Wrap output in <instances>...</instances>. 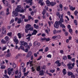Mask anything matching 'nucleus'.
<instances>
[{"mask_svg":"<svg viewBox=\"0 0 78 78\" xmlns=\"http://www.w3.org/2000/svg\"><path fill=\"white\" fill-rule=\"evenodd\" d=\"M6 30H4L2 31V33L3 34H6Z\"/></svg>","mask_w":78,"mask_h":78,"instance_id":"obj_49","label":"nucleus"},{"mask_svg":"<svg viewBox=\"0 0 78 78\" xmlns=\"http://www.w3.org/2000/svg\"><path fill=\"white\" fill-rule=\"evenodd\" d=\"M17 8L15 9V11L16 12H24L25 11V9H21V6L20 5H18Z\"/></svg>","mask_w":78,"mask_h":78,"instance_id":"obj_1","label":"nucleus"},{"mask_svg":"<svg viewBox=\"0 0 78 78\" xmlns=\"http://www.w3.org/2000/svg\"><path fill=\"white\" fill-rule=\"evenodd\" d=\"M33 0H25V2H26L27 3H30V6L32 5L33 4Z\"/></svg>","mask_w":78,"mask_h":78,"instance_id":"obj_4","label":"nucleus"},{"mask_svg":"<svg viewBox=\"0 0 78 78\" xmlns=\"http://www.w3.org/2000/svg\"><path fill=\"white\" fill-rule=\"evenodd\" d=\"M62 66H63L64 67H66V65L64 64V62H62L61 64Z\"/></svg>","mask_w":78,"mask_h":78,"instance_id":"obj_57","label":"nucleus"},{"mask_svg":"<svg viewBox=\"0 0 78 78\" xmlns=\"http://www.w3.org/2000/svg\"><path fill=\"white\" fill-rule=\"evenodd\" d=\"M57 37V40L58 39H60L61 38V36L60 35H58L56 36Z\"/></svg>","mask_w":78,"mask_h":78,"instance_id":"obj_52","label":"nucleus"},{"mask_svg":"<svg viewBox=\"0 0 78 78\" xmlns=\"http://www.w3.org/2000/svg\"><path fill=\"white\" fill-rule=\"evenodd\" d=\"M59 23L58 21H56L54 25V27L55 28H58V27H59Z\"/></svg>","mask_w":78,"mask_h":78,"instance_id":"obj_7","label":"nucleus"},{"mask_svg":"<svg viewBox=\"0 0 78 78\" xmlns=\"http://www.w3.org/2000/svg\"><path fill=\"white\" fill-rule=\"evenodd\" d=\"M2 2L4 4V6H8V7H10V4H9L8 2L5 0H2Z\"/></svg>","mask_w":78,"mask_h":78,"instance_id":"obj_2","label":"nucleus"},{"mask_svg":"<svg viewBox=\"0 0 78 78\" xmlns=\"http://www.w3.org/2000/svg\"><path fill=\"white\" fill-rule=\"evenodd\" d=\"M5 39L6 41H8L10 40V38H9L8 36H6L4 38Z\"/></svg>","mask_w":78,"mask_h":78,"instance_id":"obj_13","label":"nucleus"},{"mask_svg":"<svg viewBox=\"0 0 78 78\" xmlns=\"http://www.w3.org/2000/svg\"><path fill=\"white\" fill-rule=\"evenodd\" d=\"M10 64L11 65V66L12 65L13 68H16V65L15 63H10Z\"/></svg>","mask_w":78,"mask_h":78,"instance_id":"obj_11","label":"nucleus"},{"mask_svg":"<svg viewBox=\"0 0 78 78\" xmlns=\"http://www.w3.org/2000/svg\"><path fill=\"white\" fill-rule=\"evenodd\" d=\"M56 15L58 17L60 18V16H61V15L60 14V13L59 12H57L56 13Z\"/></svg>","mask_w":78,"mask_h":78,"instance_id":"obj_21","label":"nucleus"},{"mask_svg":"<svg viewBox=\"0 0 78 78\" xmlns=\"http://www.w3.org/2000/svg\"><path fill=\"white\" fill-rule=\"evenodd\" d=\"M42 58V56H40L38 59H37V61H39V60H41V58Z\"/></svg>","mask_w":78,"mask_h":78,"instance_id":"obj_51","label":"nucleus"},{"mask_svg":"<svg viewBox=\"0 0 78 78\" xmlns=\"http://www.w3.org/2000/svg\"><path fill=\"white\" fill-rule=\"evenodd\" d=\"M69 8L71 11H74L75 9V7H73L72 6H70Z\"/></svg>","mask_w":78,"mask_h":78,"instance_id":"obj_15","label":"nucleus"},{"mask_svg":"<svg viewBox=\"0 0 78 78\" xmlns=\"http://www.w3.org/2000/svg\"><path fill=\"white\" fill-rule=\"evenodd\" d=\"M10 56H11V54L8 53V55H5V57L6 58H9Z\"/></svg>","mask_w":78,"mask_h":78,"instance_id":"obj_31","label":"nucleus"},{"mask_svg":"<svg viewBox=\"0 0 78 78\" xmlns=\"http://www.w3.org/2000/svg\"><path fill=\"white\" fill-rule=\"evenodd\" d=\"M12 17H14H14H17V16H18L19 14H18V12H17L16 11H13L12 12Z\"/></svg>","mask_w":78,"mask_h":78,"instance_id":"obj_3","label":"nucleus"},{"mask_svg":"<svg viewBox=\"0 0 78 78\" xmlns=\"http://www.w3.org/2000/svg\"><path fill=\"white\" fill-rule=\"evenodd\" d=\"M7 35L11 37L12 36V32H9L7 34Z\"/></svg>","mask_w":78,"mask_h":78,"instance_id":"obj_27","label":"nucleus"},{"mask_svg":"<svg viewBox=\"0 0 78 78\" xmlns=\"http://www.w3.org/2000/svg\"><path fill=\"white\" fill-rule=\"evenodd\" d=\"M31 27V26L30 24H28L26 26L25 28L26 29H28V28H29V27Z\"/></svg>","mask_w":78,"mask_h":78,"instance_id":"obj_17","label":"nucleus"},{"mask_svg":"<svg viewBox=\"0 0 78 78\" xmlns=\"http://www.w3.org/2000/svg\"><path fill=\"white\" fill-rule=\"evenodd\" d=\"M20 43L21 45H24L25 42H24L23 41H20Z\"/></svg>","mask_w":78,"mask_h":78,"instance_id":"obj_30","label":"nucleus"},{"mask_svg":"<svg viewBox=\"0 0 78 78\" xmlns=\"http://www.w3.org/2000/svg\"><path fill=\"white\" fill-rule=\"evenodd\" d=\"M28 19H29V20H30V19H32V20H33V18L31 17L30 16H29Z\"/></svg>","mask_w":78,"mask_h":78,"instance_id":"obj_55","label":"nucleus"},{"mask_svg":"<svg viewBox=\"0 0 78 78\" xmlns=\"http://www.w3.org/2000/svg\"><path fill=\"white\" fill-rule=\"evenodd\" d=\"M68 74L69 76H72V75H74L73 74V73L71 72H68Z\"/></svg>","mask_w":78,"mask_h":78,"instance_id":"obj_14","label":"nucleus"},{"mask_svg":"<svg viewBox=\"0 0 78 78\" xmlns=\"http://www.w3.org/2000/svg\"><path fill=\"white\" fill-rule=\"evenodd\" d=\"M57 33V32L56 30H54L53 31V33L54 34H56Z\"/></svg>","mask_w":78,"mask_h":78,"instance_id":"obj_46","label":"nucleus"},{"mask_svg":"<svg viewBox=\"0 0 78 78\" xmlns=\"http://www.w3.org/2000/svg\"><path fill=\"white\" fill-rule=\"evenodd\" d=\"M8 73L9 75H11V72L13 70V68H9L7 69Z\"/></svg>","mask_w":78,"mask_h":78,"instance_id":"obj_5","label":"nucleus"},{"mask_svg":"<svg viewBox=\"0 0 78 78\" xmlns=\"http://www.w3.org/2000/svg\"><path fill=\"white\" fill-rule=\"evenodd\" d=\"M60 53H61V54H63V53H64V51L62 50H61L60 51Z\"/></svg>","mask_w":78,"mask_h":78,"instance_id":"obj_64","label":"nucleus"},{"mask_svg":"<svg viewBox=\"0 0 78 78\" xmlns=\"http://www.w3.org/2000/svg\"><path fill=\"white\" fill-rule=\"evenodd\" d=\"M1 42L2 43V44H5V43H6V41L3 39H2L1 40Z\"/></svg>","mask_w":78,"mask_h":78,"instance_id":"obj_37","label":"nucleus"},{"mask_svg":"<svg viewBox=\"0 0 78 78\" xmlns=\"http://www.w3.org/2000/svg\"><path fill=\"white\" fill-rule=\"evenodd\" d=\"M40 68V66H38L37 67V71H40V70H41V68Z\"/></svg>","mask_w":78,"mask_h":78,"instance_id":"obj_36","label":"nucleus"},{"mask_svg":"<svg viewBox=\"0 0 78 78\" xmlns=\"http://www.w3.org/2000/svg\"><path fill=\"white\" fill-rule=\"evenodd\" d=\"M59 7L60 9H62V4H60Z\"/></svg>","mask_w":78,"mask_h":78,"instance_id":"obj_59","label":"nucleus"},{"mask_svg":"<svg viewBox=\"0 0 78 78\" xmlns=\"http://www.w3.org/2000/svg\"><path fill=\"white\" fill-rule=\"evenodd\" d=\"M21 76H22V75H21V72H20L18 74V78H20Z\"/></svg>","mask_w":78,"mask_h":78,"instance_id":"obj_23","label":"nucleus"},{"mask_svg":"<svg viewBox=\"0 0 78 78\" xmlns=\"http://www.w3.org/2000/svg\"><path fill=\"white\" fill-rule=\"evenodd\" d=\"M62 72L64 75H65V74L67 73L66 69H63Z\"/></svg>","mask_w":78,"mask_h":78,"instance_id":"obj_24","label":"nucleus"},{"mask_svg":"<svg viewBox=\"0 0 78 78\" xmlns=\"http://www.w3.org/2000/svg\"><path fill=\"white\" fill-rule=\"evenodd\" d=\"M55 5H56V3L55 2H51L50 3V5H51L52 6Z\"/></svg>","mask_w":78,"mask_h":78,"instance_id":"obj_18","label":"nucleus"},{"mask_svg":"<svg viewBox=\"0 0 78 78\" xmlns=\"http://www.w3.org/2000/svg\"><path fill=\"white\" fill-rule=\"evenodd\" d=\"M77 14H78V11L77 10H76L74 12V14L76 16H77Z\"/></svg>","mask_w":78,"mask_h":78,"instance_id":"obj_39","label":"nucleus"},{"mask_svg":"<svg viewBox=\"0 0 78 78\" xmlns=\"http://www.w3.org/2000/svg\"><path fill=\"white\" fill-rule=\"evenodd\" d=\"M71 65H72V63H71V62L67 64V66L68 67L69 69L70 70H71V69H72L73 68L71 66Z\"/></svg>","mask_w":78,"mask_h":78,"instance_id":"obj_8","label":"nucleus"},{"mask_svg":"<svg viewBox=\"0 0 78 78\" xmlns=\"http://www.w3.org/2000/svg\"><path fill=\"white\" fill-rule=\"evenodd\" d=\"M45 51L46 52H47V51H48V47H47L45 49Z\"/></svg>","mask_w":78,"mask_h":78,"instance_id":"obj_53","label":"nucleus"},{"mask_svg":"<svg viewBox=\"0 0 78 78\" xmlns=\"http://www.w3.org/2000/svg\"><path fill=\"white\" fill-rule=\"evenodd\" d=\"M24 46L26 47L28 46V44H27V43L25 42L24 43Z\"/></svg>","mask_w":78,"mask_h":78,"instance_id":"obj_56","label":"nucleus"},{"mask_svg":"<svg viewBox=\"0 0 78 78\" xmlns=\"http://www.w3.org/2000/svg\"><path fill=\"white\" fill-rule=\"evenodd\" d=\"M20 48L22 49V50H23V51H25V49H24V47H23V46H20Z\"/></svg>","mask_w":78,"mask_h":78,"instance_id":"obj_40","label":"nucleus"},{"mask_svg":"<svg viewBox=\"0 0 78 78\" xmlns=\"http://www.w3.org/2000/svg\"><path fill=\"white\" fill-rule=\"evenodd\" d=\"M58 22L59 25H61L62 23L64 22V19H63V18H60V20Z\"/></svg>","mask_w":78,"mask_h":78,"instance_id":"obj_9","label":"nucleus"},{"mask_svg":"<svg viewBox=\"0 0 78 78\" xmlns=\"http://www.w3.org/2000/svg\"><path fill=\"white\" fill-rule=\"evenodd\" d=\"M4 76H5V78H9V77L7 75H4Z\"/></svg>","mask_w":78,"mask_h":78,"instance_id":"obj_48","label":"nucleus"},{"mask_svg":"<svg viewBox=\"0 0 78 78\" xmlns=\"http://www.w3.org/2000/svg\"><path fill=\"white\" fill-rule=\"evenodd\" d=\"M34 27L35 28H36V29H38V28L39 27V26H38V25H37L35 24L34 25Z\"/></svg>","mask_w":78,"mask_h":78,"instance_id":"obj_22","label":"nucleus"},{"mask_svg":"<svg viewBox=\"0 0 78 78\" xmlns=\"http://www.w3.org/2000/svg\"><path fill=\"white\" fill-rule=\"evenodd\" d=\"M74 23L76 25H78V22L76 20H75L74 21Z\"/></svg>","mask_w":78,"mask_h":78,"instance_id":"obj_34","label":"nucleus"},{"mask_svg":"<svg viewBox=\"0 0 78 78\" xmlns=\"http://www.w3.org/2000/svg\"><path fill=\"white\" fill-rule=\"evenodd\" d=\"M20 56H21V54H19L16 56V59H17V58H18L19 57H20Z\"/></svg>","mask_w":78,"mask_h":78,"instance_id":"obj_28","label":"nucleus"},{"mask_svg":"<svg viewBox=\"0 0 78 78\" xmlns=\"http://www.w3.org/2000/svg\"><path fill=\"white\" fill-rule=\"evenodd\" d=\"M67 56H68V58L69 59H71V58H72V57H71L70 56V55H68Z\"/></svg>","mask_w":78,"mask_h":78,"instance_id":"obj_54","label":"nucleus"},{"mask_svg":"<svg viewBox=\"0 0 78 78\" xmlns=\"http://www.w3.org/2000/svg\"><path fill=\"white\" fill-rule=\"evenodd\" d=\"M31 69H32V71L33 72H34V71L35 70L34 68V67H32Z\"/></svg>","mask_w":78,"mask_h":78,"instance_id":"obj_61","label":"nucleus"},{"mask_svg":"<svg viewBox=\"0 0 78 78\" xmlns=\"http://www.w3.org/2000/svg\"><path fill=\"white\" fill-rule=\"evenodd\" d=\"M47 57L51 58V54H49L47 55Z\"/></svg>","mask_w":78,"mask_h":78,"instance_id":"obj_41","label":"nucleus"},{"mask_svg":"<svg viewBox=\"0 0 78 78\" xmlns=\"http://www.w3.org/2000/svg\"><path fill=\"white\" fill-rule=\"evenodd\" d=\"M50 31V30L49 28H48L47 29H46L45 30V32L47 34H49V32H48V31Z\"/></svg>","mask_w":78,"mask_h":78,"instance_id":"obj_19","label":"nucleus"},{"mask_svg":"<svg viewBox=\"0 0 78 78\" xmlns=\"http://www.w3.org/2000/svg\"><path fill=\"white\" fill-rule=\"evenodd\" d=\"M30 56L31 54L29 53L26 55V57H27V58H29V57H30Z\"/></svg>","mask_w":78,"mask_h":78,"instance_id":"obj_47","label":"nucleus"},{"mask_svg":"<svg viewBox=\"0 0 78 78\" xmlns=\"http://www.w3.org/2000/svg\"><path fill=\"white\" fill-rule=\"evenodd\" d=\"M73 31V30H72V29L71 28L69 29V33H72V32Z\"/></svg>","mask_w":78,"mask_h":78,"instance_id":"obj_58","label":"nucleus"},{"mask_svg":"<svg viewBox=\"0 0 78 78\" xmlns=\"http://www.w3.org/2000/svg\"><path fill=\"white\" fill-rule=\"evenodd\" d=\"M28 73H29V72H28V71H27L26 73H24V76H27V75H28Z\"/></svg>","mask_w":78,"mask_h":78,"instance_id":"obj_38","label":"nucleus"},{"mask_svg":"<svg viewBox=\"0 0 78 78\" xmlns=\"http://www.w3.org/2000/svg\"><path fill=\"white\" fill-rule=\"evenodd\" d=\"M44 8L45 9H46V10H48V7L47 6H45Z\"/></svg>","mask_w":78,"mask_h":78,"instance_id":"obj_63","label":"nucleus"},{"mask_svg":"<svg viewBox=\"0 0 78 78\" xmlns=\"http://www.w3.org/2000/svg\"><path fill=\"white\" fill-rule=\"evenodd\" d=\"M25 66V63H22L21 64V66L20 67V69H23L24 68V66Z\"/></svg>","mask_w":78,"mask_h":78,"instance_id":"obj_10","label":"nucleus"},{"mask_svg":"<svg viewBox=\"0 0 78 78\" xmlns=\"http://www.w3.org/2000/svg\"><path fill=\"white\" fill-rule=\"evenodd\" d=\"M51 23H52V21H48V23L49 27H50L51 26Z\"/></svg>","mask_w":78,"mask_h":78,"instance_id":"obj_50","label":"nucleus"},{"mask_svg":"<svg viewBox=\"0 0 78 78\" xmlns=\"http://www.w3.org/2000/svg\"><path fill=\"white\" fill-rule=\"evenodd\" d=\"M46 12H47L44 9L42 12V14L43 16H44V15L46 13Z\"/></svg>","mask_w":78,"mask_h":78,"instance_id":"obj_32","label":"nucleus"},{"mask_svg":"<svg viewBox=\"0 0 78 78\" xmlns=\"http://www.w3.org/2000/svg\"><path fill=\"white\" fill-rule=\"evenodd\" d=\"M50 3L49 0H48L46 1V3L47 4L48 6H50Z\"/></svg>","mask_w":78,"mask_h":78,"instance_id":"obj_16","label":"nucleus"},{"mask_svg":"<svg viewBox=\"0 0 78 78\" xmlns=\"http://www.w3.org/2000/svg\"><path fill=\"white\" fill-rule=\"evenodd\" d=\"M17 36H18L19 39H20L21 38V37H22V36H21V34L20 33H18Z\"/></svg>","mask_w":78,"mask_h":78,"instance_id":"obj_26","label":"nucleus"},{"mask_svg":"<svg viewBox=\"0 0 78 78\" xmlns=\"http://www.w3.org/2000/svg\"><path fill=\"white\" fill-rule=\"evenodd\" d=\"M40 72L41 73L39 74L40 75L42 76L44 75V72L43 71H40Z\"/></svg>","mask_w":78,"mask_h":78,"instance_id":"obj_33","label":"nucleus"},{"mask_svg":"<svg viewBox=\"0 0 78 78\" xmlns=\"http://www.w3.org/2000/svg\"><path fill=\"white\" fill-rule=\"evenodd\" d=\"M28 31H29V30L28 29H25V32L26 33H28Z\"/></svg>","mask_w":78,"mask_h":78,"instance_id":"obj_44","label":"nucleus"},{"mask_svg":"<svg viewBox=\"0 0 78 78\" xmlns=\"http://www.w3.org/2000/svg\"><path fill=\"white\" fill-rule=\"evenodd\" d=\"M29 30H30V31H32L33 30V27H30L29 29H28Z\"/></svg>","mask_w":78,"mask_h":78,"instance_id":"obj_35","label":"nucleus"},{"mask_svg":"<svg viewBox=\"0 0 78 78\" xmlns=\"http://www.w3.org/2000/svg\"><path fill=\"white\" fill-rule=\"evenodd\" d=\"M50 72L51 73H54V72H55V69H51L50 71Z\"/></svg>","mask_w":78,"mask_h":78,"instance_id":"obj_45","label":"nucleus"},{"mask_svg":"<svg viewBox=\"0 0 78 78\" xmlns=\"http://www.w3.org/2000/svg\"><path fill=\"white\" fill-rule=\"evenodd\" d=\"M37 33V31L36 30H34V31L33 33H32V35H36V33Z\"/></svg>","mask_w":78,"mask_h":78,"instance_id":"obj_12","label":"nucleus"},{"mask_svg":"<svg viewBox=\"0 0 78 78\" xmlns=\"http://www.w3.org/2000/svg\"><path fill=\"white\" fill-rule=\"evenodd\" d=\"M5 66L4 65H2L1 66V68L2 69H5Z\"/></svg>","mask_w":78,"mask_h":78,"instance_id":"obj_42","label":"nucleus"},{"mask_svg":"<svg viewBox=\"0 0 78 78\" xmlns=\"http://www.w3.org/2000/svg\"><path fill=\"white\" fill-rule=\"evenodd\" d=\"M13 41L14 42H16V45H17V44L19 43V40L16 37H14L13 38Z\"/></svg>","mask_w":78,"mask_h":78,"instance_id":"obj_6","label":"nucleus"},{"mask_svg":"<svg viewBox=\"0 0 78 78\" xmlns=\"http://www.w3.org/2000/svg\"><path fill=\"white\" fill-rule=\"evenodd\" d=\"M42 2H43V0H39V2H38V3L40 4Z\"/></svg>","mask_w":78,"mask_h":78,"instance_id":"obj_60","label":"nucleus"},{"mask_svg":"<svg viewBox=\"0 0 78 78\" xmlns=\"http://www.w3.org/2000/svg\"><path fill=\"white\" fill-rule=\"evenodd\" d=\"M62 59L64 60H66L67 59V56L66 55H64Z\"/></svg>","mask_w":78,"mask_h":78,"instance_id":"obj_29","label":"nucleus"},{"mask_svg":"<svg viewBox=\"0 0 78 78\" xmlns=\"http://www.w3.org/2000/svg\"><path fill=\"white\" fill-rule=\"evenodd\" d=\"M60 25L61 27H62V28H66V26H65L64 24H63L61 23V24H60Z\"/></svg>","mask_w":78,"mask_h":78,"instance_id":"obj_20","label":"nucleus"},{"mask_svg":"<svg viewBox=\"0 0 78 78\" xmlns=\"http://www.w3.org/2000/svg\"><path fill=\"white\" fill-rule=\"evenodd\" d=\"M52 39H55V40H57V38L56 36H55L52 37Z\"/></svg>","mask_w":78,"mask_h":78,"instance_id":"obj_43","label":"nucleus"},{"mask_svg":"<svg viewBox=\"0 0 78 78\" xmlns=\"http://www.w3.org/2000/svg\"><path fill=\"white\" fill-rule=\"evenodd\" d=\"M22 22V20H21V19H18V21L17 23H18V24H19L20 23Z\"/></svg>","mask_w":78,"mask_h":78,"instance_id":"obj_25","label":"nucleus"},{"mask_svg":"<svg viewBox=\"0 0 78 78\" xmlns=\"http://www.w3.org/2000/svg\"><path fill=\"white\" fill-rule=\"evenodd\" d=\"M68 32H66L65 33V35L66 36H68Z\"/></svg>","mask_w":78,"mask_h":78,"instance_id":"obj_62","label":"nucleus"}]
</instances>
